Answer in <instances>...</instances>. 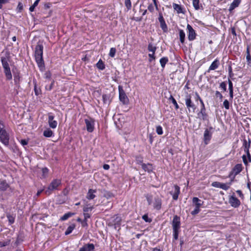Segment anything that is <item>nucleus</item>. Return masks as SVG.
Segmentation results:
<instances>
[{
	"instance_id": "obj_18",
	"label": "nucleus",
	"mask_w": 251,
	"mask_h": 251,
	"mask_svg": "<svg viewBox=\"0 0 251 251\" xmlns=\"http://www.w3.org/2000/svg\"><path fill=\"white\" fill-rule=\"evenodd\" d=\"M220 65L219 60L217 59H215L210 66L207 72L209 73L210 71L214 70L218 68Z\"/></svg>"
},
{
	"instance_id": "obj_1",
	"label": "nucleus",
	"mask_w": 251,
	"mask_h": 251,
	"mask_svg": "<svg viewBox=\"0 0 251 251\" xmlns=\"http://www.w3.org/2000/svg\"><path fill=\"white\" fill-rule=\"evenodd\" d=\"M43 46L38 44L35 49V58L36 62L40 70L43 71L45 68L44 62L43 58Z\"/></svg>"
},
{
	"instance_id": "obj_24",
	"label": "nucleus",
	"mask_w": 251,
	"mask_h": 251,
	"mask_svg": "<svg viewBox=\"0 0 251 251\" xmlns=\"http://www.w3.org/2000/svg\"><path fill=\"white\" fill-rule=\"evenodd\" d=\"M9 187V184L5 180H2L0 182V190L1 191H5Z\"/></svg>"
},
{
	"instance_id": "obj_43",
	"label": "nucleus",
	"mask_w": 251,
	"mask_h": 251,
	"mask_svg": "<svg viewBox=\"0 0 251 251\" xmlns=\"http://www.w3.org/2000/svg\"><path fill=\"white\" fill-rule=\"evenodd\" d=\"M156 131L158 135H162L163 133L162 126H157L156 127Z\"/></svg>"
},
{
	"instance_id": "obj_60",
	"label": "nucleus",
	"mask_w": 251,
	"mask_h": 251,
	"mask_svg": "<svg viewBox=\"0 0 251 251\" xmlns=\"http://www.w3.org/2000/svg\"><path fill=\"white\" fill-rule=\"evenodd\" d=\"M23 6L22 3L21 2H19L18 6H17V9H18L19 11L21 12L23 10Z\"/></svg>"
},
{
	"instance_id": "obj_10",
	"label": "nucleus",
	"mask_w": 251,
	"mask_h": 251,
	"mask_svg": "<svg viewBox=\"0 0 251 251\" xmlns=\"http://www.w3.org/2000/svg\"><path fill=\"white\" fill-rule=\"evenodd\" d=\"M188 30V39L189 41H193L196 39V33L191 25L188 24L187 25Z\"/></svg>"
},
{
	"instance_id": "obj_30",
	"label": "nucleus",
	"mask_w": 251,
	"mask_h": 251,
	"mask_svg": "<svg viewBox=\"0 0 251 251\" xmlns=\"http://www.w3.org/2000/svg\"><path fill=\"white\" fill-rule=\"evenodd\" d=\"M96 67L100 70H103L105 69V65L101 59H100L97 62Z\"/></svg>"
},
{
	"instance_id": "obj_57",
	"label": "nucleus",
	"mask_w": 251,
	"mask_h": 251,
	"mask_svg": "<svg viewBox=\"0 0 251 251\" xmlns=\"http://www.w3.org/2000/svg\"><path fill=\"white\" fill-rule=\"evenodd\" d=\"M9 2V0H0V9L2 8V5L3 4L8 3Z\"/></svg>"
},
{
	"instance_id": "obj_15",
	"label": "nucleus",
	"mask_w": 251,
	"mask_h": 251,
	"mask_svg": "<svg viewBox=\"0 0 251 251\" xmlns=\"http://www.w3.org/2000/svg\"><path fill=\"white\" fill-rule=\"evenodd\" d=\"M54 117L52 115L49 114L48 117V123L49 126L51 128H55L57 126V122L54 120Z\"/></svg>"
},
{
	"instance_id": "obj_50",
	"label": "nucleus",
	"mask_w": 251,
	"mask_h": 251,
	"mask_svg": "<svg viewBox=\"0 0 251 251\" xmlns=\"http://www.w3.org/2000/svg\"><path fill=\"white\" fill-rule=\"evenodd\" d=\"M220 87L225 92L226 91V84L225 82H222L220 85Z\"/></svg>"
},
{
	"instance_id": "obj_6",
	"label": "nucleus",
	"mask_w": 251,
	"mask_h": 251,
	"mask_svg": "<svg viewBox=\"0 0 251 251\" xmlns=\"http://www.w3.org/2000/svg\"><path fill=\"white\" fill-rule=\"evenodd\" d=\"M243 170V166L241 164H236L232 169L229 175V177L234 179L235 176L239 174Z\"/></svg>"
},
{
	"instance_id": "obj_35",
	"label": "nucleus",
	"mask_w": 251,
	"mask_h": 251,
	"mask_svg": "<svg viewBox=\"0 0 251 251\" xmlns=\"http://www.w3.org/2000/svg\"><path fill=\"white\" fill-rule=\"evenodd\" d=\"M74 215V213H71V212L67 213L60 218V220L61 221H65V220H67L69 218L73 216Z\"/></svg>"
},
{
	"instance_id": "obj_32",
	"label": "nucleus",
	"mask_w": 251,
	"mask_h": 251,
	"mask_svg": "<svg viewBox=\"0 0 251 251\" xmlns=\"http://www.w3.org/2000/svg\"><path fill=\"white\" fill-rule=\"evenodd\" d=\"M75 225L74 224H72L69 226L68 227L67 229H66L65 234L66 235L70 234L72 231L75 228Z\"/></svg>"
},
{
	"instance_id": "obj_61",
	"label": "nucleus",
	"mask_w": 251,
	"mask_h": 251,
	"mask_svg": "<svg viewBox=\"0 0 251 251\" xmlns=\"http://www.w3.org/2000/svg\"><path fill=\"white\" fill-rule=\"evenodd\" d=\"M20 143L23 146H24L28 144V141L25 139L21 140Z\"/></svg>"
},
{
	"instance_id": "obj_58",
	"label": "nucleus",
	"mask_w": 251,
	"mask_h": 251,
	"mask_svg": "<svg viewBox=\"0 0 251 251\" xmlns=\"http://www.w3.org/2000/svg\"><path fill=\"white\" fill-rule=\"evenodd\" d=\"M148 9L151 12H153L154 11L153 5L152 4H149V5L148 6Z\"/></svg>"
},
{
	"instance_id": "obj_52",
	"label": "nucleus",
	"mask_w": 251,
	"mask_h": 251,
	"mask_svg": "<svg viewBox=\"0 0 251 251\" xmlns=\"http://www.w3.org/2000/svg\"><path fill=\"white\" fill-rule=\"evenodd\" d=\"M149 61L151 62L152 60L155 59V53H151L149 54Z\"/></svg>"
},
{
	"instance_id": "obj_39",
	"label": "nucleus",
	"mask_w": 251,
	"mask_h": 251,
	"mask_svg": "<svg viewBox=\"0 0 251 251\" xmlns=\"http://www.w3.org/2000/svg\"><path fill=\"white\" fill-rule=\"evenodd\" d=\"M193 5L196 10L200 9L199 0H193Z\"/></svg>"
},
{
	"instance_id": "obj_55",
	"label": "nucleus",
	"mask_w": 251,
	"mask_h": 251,
	"mask_svg": "<svg viewBox=\"0 0 251 251\" xmlns=\"http://www.w3.org/2000/svg\"><path fill=\"white\" fill-rule=\"evenodd\" d=\"M221 184V183L216 181V182H213L212 183V186H213V187H215L220 188Z\"/></svg>"
},
{
	"instance_id": "obj_41",
	"label": "nucleus",
	"mask_w": 251,
	"mask_h": 251,
	"mask_svg": "<svg viewBox=\"0 0 251 251\" xmlns=\"http://www.w3.org/2000/svg\"><path fill=\"white\" fill-rule=\"evenodd\" d=\"M116 50L115 48H111L110 50L109 55L111 57H114L115 55Z\"/></svg>"
},
{
	"instance_id": "obj_37",
	"label": "nucleus",
	"mask_w": 251,
	"mask_h": 251,
	"mask_svg": "<svg viewBox=\"0 0 251 251\" xmlns=\"http://www.w3.org/2000/svg\"><path fill=\"white\" fill-rule=\"evenodd\" d=\"M246 59L249 65L251 64V57L249 49L247 48V55H246Z\"/></svg>"
},
{
	"instance_id": "obj_36",
	"label": "nucleus",
	"mask_w": 251,
	"mask_h": 251,
	"mask_svg": "<svg viewBox=\"0 0 251 251\" xmlns=\"http://www.w3.org/2000/svg\"><path fill=\"white\" fill-rule=\"evenodd\" d=\"M169 100H171L173 104L175 106V108L176 109H178L179 108V106L175 100V99L173 97V96L171 95L170 98H169Z\"/></svg>"
},
{
	"instance_id": "obj_56",
	"label": "nucleus",
	"mask_w": 251,
	"mask_h": 251,
	"mask_svg": "<svg viewBox=\"0 0 251 251\" xmlns=\"http://www.w3.org/2000/svg\"><path fill=\"white\" fill-rule=\"evenodd\" d=\"M93 209V206L85 207L83 208L84 212H88L89 211H91Z\"/></svg>"
},
{
	"instance_id": "obj_31",
	"label": "nucleus",
	"mask_w": 251,
	"mask_h": 251,
	"mask_svg": "<svg viewBox=\"0 0 251 251\" xmlns=\"http://www.w3.org/2000/svg\"><path fill=\"white\" fill-rule=\"evenodd\" d=\"M169 61L168 58L167 57H163L160 59V63L162 68H164L166 64Z\"/></svg>"
},
{
	"instance_id": "obj_48",
	"label": "nucleus",
	"mask_w": 251,
	"mask_h": 251,
	"mask_svg": "<svg viewBox=\"0 0 251 251\" xmlns=\"http://www.w3.org/2000/svg\"><path fill=\"white\" fill-rule=\"evenodd\" d=\"M51 74L50 71H47L44 74V77L47 79L50 80L51 79Z\"/></svg>"
},
{
	"instance_id": "obj_53",
	"label": "nucleus",
	"mask_w": 251,
	"mask_h": 251,
	"mask_svg": "<svg viewBox=\"0 0 251 251\" xmlns=\"http://www.w3.org/2000/svg\"><path fill=\"white\" fill-rule=\"evenodd\" d=\"M215 96L217 98H219V99L221 100V101L222 100L223 97L222 94L219 91H216L215 92Z\"/></svg>"
},
{
	"instance_id": "obj_49",
	"label": "nucleus",
	"mask_w": 251,
	"mask_h": 251,
	"mask_svg": "<svg viewBox=\"0 0 251 251\" xmlns=\"http://www.w3.org/2000/svg\"><path fill=\"white\" fill-rule=\"evenodd\" d=\"M142 219L146 222L151 223L152 220L151 218H149L147 214H145L142 216Z\"/></svg>"
},
{
	"instance_id": "obj_54",
	"label": "nucleus",
	"mask_w": 251,
	"mask_h": 251,
	"mask_svg": "<svg viewBox=\"0 0 251 251\" xmlns=\"http://www.w3.org/2000/svg\"><path fill=\"white\" fill-rule=\"evenodd\" d=\"M54 81L53 80L50 85H49L48 86V85L46 86V87H45L46 90H48V91H50L53 87V86L54 85Z\"/></svg>"
},
{
	"instance_id": "obj_28",
	"label": "nucleus",
	"mask_w": 251,
	"mask_h": 251,
	"mask_svg": "<svg viewBox=\"0 0 251 251\" xmlns=\"http://www.w3.org/2000/svg\"><path fill=\"white\" fill-rule=\"evenodd\" d=\"M251 141L250 139H249V141L248 142L246 140H244L243 142V146L244 147V151H249L250 146H251Z\"/></svg>"
},
{
	"instance_id": "obj_26",
	"label": "nucleus",
	"mask_w": 251,
	"mask_h": 251,
	"mask_svg": "<svg viewBox=\"0 0 251 251\" xmlns=\"http://www.w3.org/2000/svg\"><path fill=\"white\" fill-rule=\"evenodd\" d=\"M233 181V179H231L230 181L228 183H221L220 188H221L224 190H227L230 188V186L231 185Z\"/></svg>"
},
{
	"instance_id": "obj_63",
	"label": "nucleus",
	"mask_w": 251,
	"mask_h": 251,
	"mask_svg": "<svg viewBox=\"0 0 251 251\" xmlns=\"http://www.w3.org/2000/svg\"><path fill=\"white\" fill-rule=\"evenodd\" d=\"M8 242H0V247H3L7 246L8 244Z\"/></svg>"
},
{
	"instance_id": "obj_7",
	"label": "nucleus",
	"mask_w": 251,
	"mask_h": 251,
	"mask_svg": "<svg viewBox=\"0 0 251 251\" xmlns=\"http://www.w3.org/2000/svg\"><path fill=\"white\" fill-rule=\"evenodd\" d=\"M84 121L87 130L89 132H93L95 127V120L92 118L89 117L87 119H85Z\"/></svg>"
},
{
	"instance_id": "obj_4",
	"label": "nucleus",
	"mask_w": 251,
	"mask_h": 251,
	"mask_svg": "<svg viewBox=\"0 0 251 251\" xmlns=\"http://www.w3.org/2000/svg\"><path fill=\"white\" fill-rule=\"evenodd\" d=\"M185 102L186 107L189 113H195L197 106L192 100L191 96L190 94H187L185 98Z\"/></svg>"
},
{
	"instance_id": "obj_46",
	"label": "nucleus",
	"mask_w": 251,
	"mask_h": 251,
	"mask_svg": "<svg viewBox=\"0 0 251 251\" xmlns=\"http://www.w3.org/2000/svg\"><path fill=\"white\" fill-rule=\"evenodd\" d=\"M158 19H159V21L160 23L161 26L162 28L163 29V24L165 25V26H166V25L164 20L163 16L162 15H160Z\"/></svg>"
},
{
	"instance_id": "obj_42",
	"label": "nucleus",
	"mask_w": 251,
	"mask_h": 251,
	"mask_svg": "<svg viewBox=\"0 0 251 251\" xmlns=\"http://www.w3.org/2000/svg\"><path fill=\"white\" fill-rule=\"evenodd\" d=\"M7 218L8 220V221L10 224H12L14 223L15 221V217L10 214L7 215Z\"/></svg>"
},
{
	"instance_id": "obj_8",
	"label": "nucleus",
	"mask_w": 251,
	"mask_h": 251,
	"mask_svg": "<svg viewBox=\"0 0 251 251\" xmlns=\"http://www.w3.org/2000/svg\"><path fill=\"white\" fill-rule=\"evenodd\" d=\"M173 230H180V218L177 215L173 217L172 223Z\"/></svg>"
},
{
	"instance_id": "obj_13",
	"label": "nucleus",
	"mask_w": 251,
	"mask_h": 251,
	"mask_svg": "<svg viewBox=\"0 0 251 251\" xmlns=\"http://www.w3.org/2000/svg\"><path fill=\"white\" fill-rule=\"evenodd\" d=\"M230 205L235 208L238 207L241 204L240 201L234 196H231L229 199Z\"/></svg>"
},
{
	"instance_id": "obj_29",
	"label": "nucleus",
	"mask_w": 251,
	"mask_h": 251,
	"mask_svg": "<svg viewBox=\"0 0 251 251\" xmlns=\"http://www.w3.org/2000/svg\"><path fill=\"white\" fill-rule=\"evenodd\" d=\"M43 135L45 137H50L53 135V133L51 129L48 128L44 131Z\"/></svg>"
},
{
	"instance_id": "obj_33",
	"label": "nucleus",
	"mask_w": 251,
	"mask_h": 251,
	"mask_svg": "<svg viewBox=\"0 0 251 251\" xmlns=\"http://www.w3.org/2000/svg\"><path fill=\"white\" fill-rule=\"evenodd\" d=\"M156 47L153 45L151 43L149 44L148 46V50L151 53H155L156 50Z\"/></svg>"
},
{
	"instance_id": "obj_51",
	"label": "nucleus",
	"mask_w": 251,
	"mask_h": 251,
	"mask_svg": "<svg viewBox=\"0 0 251 251\" xmlns=\"http://www.w3.org/2000/svg\"><path fill=\"white\" fill-rule=\"evenodd\" d=\"M223 105L226 109L228 110L229 109V103L227 100H225L224 101Z\"/></svg>"
},
{
	"instance_id": "obj_5",
	"label": "nucleus",
	"mask_w": 251,
	"mask_h": 251,
	"mask_svg": "<svg viewBox=\"0 0 251 251\" xmlns=\"http://www.w3.org/2000/svg\"><path fill=\"white\" fill-rule=\"evenodd\" d=\"M193 205L195 208L191 212L192 215H196L200 211V207L203 204V201H201L197 197H194L192 200Z\"/></svg>"
},
{
	"instance_id": "obj_62",
	"label": "nucleus",
	"mask_w": 251,
	"mask_h": 251,
	"mask_svg": "<svg viewBox=\"0 0 251 251\" xmlns=\"http://www.w3.org/2000/svg\"><path fill=\"white\" fill-rule=\"evenodd\" d=\"M84 220L86 221L87 219L90 217V214L87 212L84 213Z\"/></svg>"
},
{
	"instance_id": "obj_47",
	"label": "nucleus",
	"mask_w": 251,
	"mask_h": 251,
	"mask_svg": "<svg viewBox=\"0 0 251 251\" xmlns=\"http://www.w3.org/2000/svg\"><path fill=\"white\" fill-rule=\"evenodd\" d=\"M180 230H173V237L175 240L178 239V234Z\"/></svg>"
},
{
	"instance_id": "obj_9",
	"label": "nucleus",
	"mask_w": 251,
	"mask_h": 251,
	"mask_svg": "<svg viewBox=\"0 0 251 251\" xmlns=\"http://www.w3.org/2000/svg\"><path fill=\"white\" fill-rule=\"evenodd\" d=\"M119 99L124 104H127L128 103V99L126 95L125 92L121 86H119Z\"/></svg>"
},
{
	"instance_id": "obj_25",
	"label": "nucleus",
	"mask_w": 251,
	"mask_h": 251,
	"mask_svg": "<svg viewBox=\"0 0 251 251\" xmlns=\"http://www.w3.org/2000/svg\"><path fill=\"white\" fill-rule=\"evenodd\" d=\"M178 31L180 41L182 44H183L185 39V33L182 29H179Z\"/></svg>"
},
{
	"instance_id": "obj_2",
	"label": "nucleus",
	"mask_w": 251,
	"mask_h": 251,
	"mask_svg": "<svg viewBox=\"0 0 251 251\" xmlns=\"http://www.w3.org/2000/svg\"><path fill=\"white\" fill-rule=\"evenodd\" d=\"M61 185V180L60 179H53L47 189L45 190V193L47 195H50L52 191L58 190V187Z\"/></svg>"
},
{
	"instance_id": "obj_14",
	"label": "nucleus",
	"mask_w": 251,
	"mask_h": 251,
	"mask_svg": "<svg viewBox=\"0 0 251 251\" xmlns=\"http://www.w3.org/2000/svg\"><path fill=\"white\" fill-rule=\"evenodd\" d=\"M171 195L173 197V200L176 201L177 200L178 195L180 194V188L177 185H174V190L170 192Z\"/></svg>"
},
{
	"instance_id": "obj_22",
	"label": "nucleus",
	"mask_w": 251,
	"mask_h": 251,
	"mask_svg": "<svg viewBox=\"0 0 251 251\" xmlns=\"http://www.w3.org/2000/svg\"><path fill=\"white\" fill-rule=\"evenodd\" d=\"M142 168L145 171L148 173H151L153 170L152 165L151 164H142Z\"/></svg>"
},
{
	"instance_id": "obj_59",
	"label": "nucleus",
	"mask_w": 251,
	"mask_h": 251,
	"mask_svg": "<svg viewBox=\"0 0 251 251\" xmlns=\"http://www.w3.org/2000/svg\"><path fill=\"white\" fill-rule=\"evenodd\" d=\"M228 89H229V90H233L232 82H231V81L230 79H228Z\"/></svg>"
},
{
	"instance_id": "obj_45",
	"label": "nucleus",
	"mask_w": 251,
	"mask_h": 251,
	"mask_svg": "<svg viewBox=\"0 0 251 251\" xmlns=\"http://www.w3.org/2000/svg\"><path fill=\"white\" fill-rule=\"evenodd\" d=\"M34 92L36 96H38L41 94V90L40 88H38L36 84H34Z\"/></svg>"
},
{
	"instance_id": "obj_34",
	"label": "nucleus",
	"mask_w": 251,
	"mask_h": 251,
	"mask_svg": "<svg viewBox=\"0 0 251 251\" xmlns=\"http://www.w3.org/2000/svg\"><path fill=\"white\" fill-rule=\"evenodd\" d=\"M195 95H196V98H195V100L196 101H197V100H199L201 104V108H205V105L204 104V102L201 99V98L200 97V95L198 94V93L197 92H196L195 93Z\"/></svg>"
},
{
	"instance_id": "obj_17",
	"label": "nucleus",
	"mask_w": 251,
	"mask_h": 251,
	"mask_svg": "<svg viewBox=\"0 0 251 251\" xmlns=\"http://www.w3.org/2000/svg\"><path fill=\"white\" fill-rule=\"evenodd\" d=\"M174 9L176 11L177 14H184L185 11L181 5L174 3L173 4Z\"/></svg>"
},
{
	"instance_id": "obj_27",
	"label": "nucleus",
	"mask_w": 251,
	"mask_h": 251,
	"mask_svg": "<svg viewBox=\"0 0 251 251\" xmlns=\"http://www.w3.org/2000/svg\"><path fill=\"white\" fill-rule=\"evenodd\" d=\"M14 75V80L15 84H19L20 81V76L19 72H15L13 70Z\"/></svg>"
},
{
	"instance_id": "obj_40",
	"label": "nucleus",
	"mask_w": 251,
	"mask_h": 251,
	"mask_svg": "<svg viewBox=\"0 0 251 251\" xmlns=\"http://www.w3.org/2000/svg\"><path fill=\"white\" fill-rule=\"evenodd\" d=\"M42 172L43 178H46L48 176L49 169L47 168H44L42 169Z\"/></svg>"
},
{
	"instance_id": "obj_19",
	"label": "nucleus",
	"mask_w": 251,
	"mask_h": 251,
	"mask_svg": "<svg viewBox=\"0 0 251 251\" xmlns=\"http://www.w3.org/2000/svg\"><path fill=\"white\" fill-rule=\"evenodd\" d=\"M198 118L202 120H205L207 118V115L206 113L205 108H201L200 111L198 113Z\"/></svg>"
},
{
	"instance_id": "obj_21",
	"label": "nucleus",
	"mask_w": 251,
	"mask_h": 251,
	"mask_svg": "<svg viewBox=\"0 0 251 251\" xmlns=\"http://www.w3.org/2000/svg\"><path fill=\"white\" fill-rule=\"evenodd\" d=\"M161 200L159 198H155L153 202V207L157 210H159L161 208Z\"/></svg>"
},
{
	"instance_id": "obj_44",
	"label": "nucleus",
	"mask_w": 251,
	"mask_h": 251,
	"mask_svg": "<svg viewBox=\"0 0 251 251\" xmlns=\"http://www.w3.org/2000/svg\"><path fill=\"white\" fill-rule=\"evenodd\" d=\"M125 6L128 10H129L131 8V2L130 0H125Z\"/></svg>"
},
{
	"instance_id": "obj_23",
	"label": "nucleus",
	"mask_w": 251,
	"mask_h": 251,
	"mask_svg": "<svg viewBox=\"0 0 251 251\" xmlns=\"http://www.w3.org/2000/svg\"><path fill=\"white\" fill-rule=\"evenodd\" d=\"M241 0H234L229 6V10L230 11L233 10L236 7L238 6Z\"/></svg>"
},
{
	"instance_id": "obj_3",
	"label": "nucleus",
	"mask_w": 251,
	"mask_h": 251,
	"mask_svg": "<svg viewBox=\"0 0 251 251\" xmlns=\"http://www.w3.org/2000/svg\"><path fill=\"white\" fill-rule=\"evenodd\" d=\"M1 63L4 69V72L7 79H11L12 75L8 64V59L6 57H1Z\"/></svg>"
},
{
	"instance_id": "obj_38",
	"label": "nucleus",
	"mask_w": 251,
	"mask_h": 251,
	"mask_svg": "<svg viewBox=\"0 0 251 251\" xmlns=\"http://www.w3.org/2000/svg\"><path fill=\"white\" fill-rule=\"evenodd\" d=\"M40 0H35V1L34 2L33 4L29 7V11L30 12H33L34 11L35 8L38 5V4Z\"/></svg>"
},
{
	"instance_id": "obj_20",
	"label": "nucleus",
	"mask_w": 251,
	"mask_h": 251,
	"mask_svg": "<svg viewBox=\"0 0 251 251\" xmlns=\"http://www.w3.org/2000/svg\"><path fill=\"white\" fill-rule=\"evenodd\" d=\"M96 192V190L92 189H89L86 195V198L89 200L94 199L96 197L95 193Z\"/></svg>"
},
{
	"instance_id": "obj_12",
	"label": "nucleus",
	"mask_w": 251,
	"mask_h": 251,
	"mask_svg": "<svg viewBox=\"0 0 251 251\" xmlns=\"http://www.w3.org/2000/svg\"><path fill=\"white\" fill-rule=\"evenodd\" d=\"M211 129L212 127H210V129L206 128L204 130L203 135V142L205 145H207L211 139L212 133L210 130V129Z\"/></svg>"
},
{
	"instance_id": "obj_11",
	"label": "nucleus",
	"mask_w": 251,
	"mask_h": 251,
	"mask_svg": "<svg viewBox=\"0 0 251 251\" xmlns=\"http://www.w3.org/2000/svg\"><path fill=\"white\" fill-rule=\"evenodd\" d=\"M9 135L6 131V130L3 131V132L0 134V141L5 146H8L9 145Z\"/></svg>"
},
{
	"instance_id": "obj_64",
	"label": "nucleus",
	"mask_w": 251,
	"mask_h": 251,
	"mask_svg": "<svg viewBox=\"0 0 251 251\" xmlns=\"http://www.w3.org/2000/svg\"><path fill=\"white\" fill-rule=\"evenodd\" d=\"M246 154H247V155L248 156V159H249V162H251V155L250 153V151H245Z\"/></svg>"
},
{
	"instance_id": "obj_16",
	"label": "nucleus",
	"mask_w": 251,
	"mask_h": 251,
	"mask_svg": "<svg viewBox=\"0 0 251 251\" xmlns=\"http://www.w3.org/2000/svg\"><path fill=\"white\" fill-rule=\"evenodd\" d=\"M95 246L93 244H87L80 248L78 251H94Z\"/></svg>"
}]
</instances>
